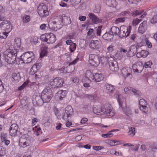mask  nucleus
Masks as SVG:
<instances>
[{
  "mask_svg": "<svg viewBox=\"0 0 157 157\" xmlns=\"http://www.w3.org/2000/svg\"><path fill=\"white\" fill-rule=\"evenodd\" d=\"M94 113L98 115L106 114L107 116L113 117L115 114L114 109L109 104H106L101 107L96 106L93 109Z\"/></svg>",
  "mask_w": 157,
  "mask_h": 157,
  "instance_id": "obj_1",
  "label": "nucleus"
},
{
  "mask_svg": "<svg viewBox=\"0 0 157 157\" xmlns=\"http://www.w3.org/2000/svg\"><path fill=\"white\" fill-rule=\"evenodd\" d=\"M62 16L57 17L55 18L54 21L52 22H49L48 24L49 28L54 31H56L57 29H60L62 27Z\"/></svg>",
  "mask_w": 157,
  "mask_h": 157,
  "instance_id": "obj_2",
  "label": "nucleus"
},
{
  "mask_svg": "<svg viewBox=\"0 0 157 157\" xmlns=\"http://www.w3.org/2000/svg\"><path fill=\"white\" fill-rule=\"evenodd\" d=\"M40 38L41 40L47 42L48 44L54 43L56 40V36L52 33L42 35Z\"/></svg>",
  "mask_w": 157,
  "mask_h": 157,
  "instance_id": "obj_3",
  "label": "nucleus"
},
{
  "mask_svg": "<svg viewBox=\"0 0 157 157\" xmlns=\"http://www.w3.org/2000/svg\"><path fill=\"white\" fill-rule=\"evenodd\" d=\"M131 30V27L130 26L128 27L121 26L120 28V32L118 36L121 38L128 36L129 35Z\"/></svg>",
  "mask_w": 157,
  "mask_h": 157,
  "instance_id": "obj_4",
  "label": "nucleus"
},
{
  "mask_svg": "<svg viewBox=\"0 0 157 157\" xmlns=\"http://www.w3.org/2000/svg\"><path fill=\"white\" fill-rule=\"evenodd\" d=\"M63 79L60 78H56L50 80L49 84L52 88H59L63 86Z\"/></svg>",
  "mask_w": 157,
  "mask_h": 157,
  "instance_id": "obj_5",
  "label": "nucleus"
},
{
  "mask_svg": "<svg viewBox=\"0 0 157 157\" xmlns=\"http://www.w3.org/2000/svg\"><path fill=\"white\" fill-rule=\"evenodd\" d=\"M37 12L40 16L44 17L48 16V12L47 10V8L43 3H41L37 7Z\"/></svg>",
  "mask_w": 157,
  "mask_h": 157,
  "instance_id": "obj_6",
  "label": "nucleus"
},
{
  "mask_svg": "<svg viewBox=\"0 0 157 157\" xmlns=\"http://www.w3.org/2000/svg\"><path fill=\"white\" fill-rule=\"evenodd\" d=\"M89 62L92 66L97 67L100 63L98 56L96 55L90 54L89 55Z\"/></svg>",
  "mask_w": 157,
  "mask_h": 157,
  "instance_id": "obj_7",
  "label": "nucleus"
},
{
  "mask_svg": "<svg viewBox=\"0 0 157 157\" xmlns=\"http://www.w3.org/2000/svg\"><path fill=\"white\" fill-rule=\"evenodd\" d=\"M12 25L11 23L8 21H4L0 23V27L3 31L8 33L12 30Z\"/></svg>",
  "mask_w": 157,
  "mask_h": 157,
  "instance_id": "obj_8",
  "label": "nucleus"
},
{
  "mask_svg": "<svg viewBox=\"0 0 157 157\" xmlns=\"http://www.w3.org/2000/svg\"><path fill=\"white\" fill-rule=\"evenodd\" d=\"M144 68V65L141 61L135 62L132 66V69L135 72L141 73Z\"/></svg>",
  "mask_w": 157,
  "mask_h": 157,
  "instance_id": "obj_9",
  "label": "nucleus"
},
{
  "mask_svg": "<svg viewBox=\"0 0 157 157\" xmlns=\"http://www.w3.org/2000/svg\"><path fill=\"white\" fill-rule=\"evenodd\" d=\"M119 105L121 107L124 113L127 115L130 113V111L129 109H127L126 107V100L125 99H123V101L120 99L118 100Z\"/></svg>",
  "mask_w": 157,
  "mask_h": 157,
  "instance_id": "obj_10",
  "label": "nucleus"
},
{
  "mask_svg": "<svg viewBox=\"0 0 157 157\" xmlns=\"http://www.w3.org/2000/svg\"><path fill=\"white\" fill-rule=\"evenodd\" d=\"M109 61L110 69L113 71H117L119 69L117 63L113 58Z\"/></svg>",
  "mask_w": 157,
  "mask_h": 157,
  "instance_id": "obj_11",
  "label": "nucleus"
},
{
  "mask_svg": "<svg viewBox=\"0 0 157 157\" xmlns=\"http://www.w3.org/2000/svg\"><path fill=\"white\" fill-rule=\"evenodd\" d=\"M18 125L16 124H12L10 128V135L13 136H16L18 131Z\"/></svg>",
  "mask_w": 157,
  "mask_h": 157,
  "instance_id": "obj_12",
  "label": "nucleus"
},
{
  "mask_svg": "<svg viewBox=\"0 0 157 157\" xmlns=\"http://www.w3.org/2000/svg\"><path fill=\"white\" fill-rule=\"evenodd\" d=\"M139 105H140V109L144 113H146L148 111V108L146 106L147 103L145 100L144 99L140 100Z\"/></svg>",
  "mask_w": 157,
  "mask_h": 157,
  "instance_id": "obj_13",
  "label": "nucleus"
},
{
  "mask_svg": "<svg viewBox=\"0 0 157 157\" xmlns=\"http://www.w3.org/2000/svg\"><path fill=\"white\" fill-rule=\"evenodd\" d=\"M90 47L93 49H98L101 47V44L98 40H91L89 44Z\"/></svg>",
  "mask_w": 157,
  "mask_h": 157,
  "instance_id": "obj_14",
  "label": "nucleus"
},
{
  "mask_svg": "<svg viewBox=\"0 0 157 157\" xmlns=\"http://www.w3.org/2000/svg\"><path fill=\"white\" fill-rule=\"evenodd\" d=\"M141 46L138 44L136 45H133L131 46L129 48L128 53L129 54L131 53L132 55L135 54L139 49L140 48Z\"/></svg>",
  "mask_w": 157,
  "mask_h": 157,
  "instance_id": "obj_15",
  "label": "nucleus"
},
{
  "mask_svg": "<svg viewBox=\"0 0 157 157\" xmlns=\"http://www.w3.org/2000/svg\"><path fill=\"white\" fill-rule=\"evenodd\" d=\"M89 16L93 23L97 24V23H99L101 21V19H99L93 13H90L89 14Z\"/></svg>",
  "mask_w": 157,
  "mask_h": 157,
  "instance_id": "obj_16",
  "label": "nucleus"
},
{
  "mask_svg": "<svg viewBox=\"0 0 157 157\" xmlns=\"http://www.w3.org/2000/svg\"><path fill=\"white\" fill-rule=\"evenodd\" d=\"M132 15L133 17H135L138 15H140V18H144L147 15V13L144 12V10L141 11H139L138 10H136L134 11L132 13Z\"/></svg>",
  "mask_w": 157,
  "mask_h": 157,
  "instance_id": "obj_17",
  "label": "nucleus"
},
{
  "mask_svg": "<svg viewBox=\"0 0 157 157\" xmlns=\"http://www.w3.org/2000/svg\"><path fill=\"white\" fill-rule=\"evenodd\" d=\"M7 134L4 132H2L0 134V139L2 142H4L6 146L8 145L10 143L9 140L6 139Z\"/></svg>",
  "mask_w": 157,
  "mask_h": 157,
  "instance_id": "obj_18",
  "label": "nucleus"
},
{
  "mask_svg": "<svg viewBox=\"0 0 157 157\" xmlns=\"http://www.w3.org/2000/svg\"><path fill=\"white\" fill-rule=\"evenodd\" d=\"M146 24V22L144 21L140 24L138 29V32L139 33L143 34L145 32L147 28V25Z\"/></svg>",
  "mask_w": 157,
  "mask_h": 157,
  "instance_id": "obj_19",
  "label": "nucleus"
},
{
  "mask_svg": "<svg viewBox=\"0 0 157 157\" xmlns=\"http://www.w3.org/2000/svg\"><path fill=\"white\" fill-rule=\"evenodd\" d=\"M106 87L105 92L109 94H112L115 89L114 86L111 84L106 83L105 85Z\"/></svg>",
  "mask_w": 157,
  "mask_h": 157,
  "instance_id": "obj_20",
  "label": "nucleus"
},
{
  "mask_svg": "<svg viewBox=\"0 0 157 157\" xmlns=\"http://www.w3.org/2000/svg\"><path fill=\"white\" fill-rule=\"evenodd\" d=\"M39 63H36L33 65L30 69V73L31 75H34L40 68Z\"/></svg>",
  "mask_w": 157,
  "mask_h": 157,
  "instance_id": "obj_21",
  "label": "nucleus"
},
{
  "mask_svg": "<svg viewBox=\"0 0 157 157\" xmlns=\"http://www.w3.org/2000/svg\"><path fill=\"white\" fill-rule=\"evenodd\" d=\"M34 54L32 52H27L21 55L20 56L21 59L22 61H23V60H25L26 61V59H28V58H30L31 56H32Z\"/></svg>",
  "mask_w": 157,
  "mask_h": 157,
  "instance_id": "obj_22",
  "label": "nucleus"
},
{
  "mask_svg": "<svg viewBox=\"0 0 157 157\" xmlns=\"http://www.w3.org/2000/svg\"><path fill=\"white\" fill-rule=\"evenodd\" d=\"M94 75L92 74L90 71L87 70L86 72L85 78L86 80H94Z\"/></svg>",
  "mask_w": 157,
  "mask_h": 157,
  "instance_id": "obj_23",
  "label": "nucleus"
},
{
  "mask_svg": "<svg viewBox=\"0 0 157 157\" xmlns=\"http://www.w3.org/2000/svg\"><path fill=\"white\" fill-rule=\"evenodd\" d=\"M149 54V52L145 50H141L140 52H138L136 54V56L138 58L141 57H145Z\"/></svg>",
  "mask_w": 157,
  "mask_h": 157,
  "instance_id": "obj_24",
  "label": "nucleus"
},
{
  "mask_svg": "<svg viewBox=\"0 0 157 157\" xmlns=\"http://www.w3.org/2000/svg\"><path fill=\"white\" fill-rule=\"evenodd\" d=\"M4 54L5 55V56L7 57H10L12 58L14 56H16V57L17 54L16 53L14 52H12L10 49H8L6 50L4 52Z\"/></svg>",
  "mask_w": 157,
  "mask_h": 157,
  "instance_id": "obj_25",
  "label": "nucleus"
},
{
  "mask_svg": "<svg viewBox=\"0 0 157 157\" xmlns=\"http://www.w3.org/2000/svg\"><path fill=\"white\" fill-rule=\"evenodd\" d=\"M3 56L5 61L9 64H12L14 63L16 59V56H14L13 57L10 58V57H7V56L6 57L5 56L4 54H3Z\"/></svg>",
  "mask_w": 157,
  "mask_h": 157,
  "instance_id": "obj_26",
  "label": "nucleus"
},
{
  "mask_svg": "<svg viewBox=\"0 0 157 157\" xmlns=\"http://www.w3.org/2000/svg\"><path fill=\"white\" fill-rule=\"evenodd\" d=\"M48 47L46 46H43L41 48V52L40 54V57L43 58L46 56L48 53Z\"/></svg>",
  "mask_w": 157,
  "mask_h": 157,
  "instance_id": "obj_27",
  "label": "nucleus"
},
{
  "mask_svg": "<svg viewBox=\"0 0 157 157\" xmlns=\"http://www.w3.org/2000/svg\"><path fill=\"white\" fill-rule=\"evenodd\" d=\"M41 94L51 96V97H53L52 91L50 88L48 87L44 88Z\"/></svg>",
  "mask_w": 157,
  "mask_h": 157,
  "instance_id": "obj_28",
  "label": "nucleus"
},
{
  "mask_svg": "<svg viewBox=\"0 0 157 157\" xmlns=\"http://www.w3.org/2000/svg\"><path fill=\"white\" fill-rule=\"evenodd\" d=\"M104 77L101 74L96 73L94 75V80L96 82H98L103 80Z\"/></svg>",
  "mask_w": 157,
  "mask_h": 157,
  "instance_id": "obj_29",
  "label": "nucleus"
},
{
  "mask_svg": "<svg viewBox=\"0 0 157 157\" xmlns=\"http://www.w3.org/2000/svg\"><path fill=\"white\" fill-rule=\"evenodd\" d=\"M113 37V35L109 33H106L102 36L103 38L107 40H109L112 39Z\"/></svg>",
  "mask_w": 157,
  "mask_h": 157,
  "instance_id": "obj_30",
  "label": "nucleus"
},
{
  "mask_svg": "<svg viewBox=\"0 0 157 157\" xmlns=\"http://www.w3.org/2000/svg\"><path fill=\"white\" fill-rule=\"evenodd\" d=\"M106 4L108 6L114 7L117 5V2L115 0H108Z\"/></svg>",
  "mask_w": 157,
  "mask_h": 157,
  "instance_id": "obj_31",
  "label": "nucleus"
},
{
  "mask_svg": "<svg viewBox=\"0 0 157 157\" xmlns=\"http://www.w3.org/2000/svg\"><path fill=\"white\" fill-rule=\"evenodd\" d=\"M111 31L113 35L114 34L118 36L120 32V28L116 26H113L111 29Z\"/></svg>",
  "mask_w": 157,
  "mask_h": 157,
  "instance_id": "obj_32",
  "label": "nucleus"
},
{
  "mask_svg": "<svg viewBox=\"0 0 157 157\" xmlns=\"http://www.w3.org/2000/svg\"><path fill=\"white\" fill-rule=\"evenodd\" d=\"M36 103L38 105L40 106L42 105L43 103H44L42 98V97L40 96H36L35 98Z\"/></svg>",
  "mask_w": 157,
  "mask_h": 157,
  "instance_id": "obj_33",
  "label": "nucleus"
},
{
  "mask_svg": "<svg viewBox=\"0 0 157 157\" xmlns=\"http://www.w3.org/2000/svg\"><path fill=\"white\" fill-rule=\"evenodd\" d=\"M41 96L44 103L49 102L52 98V97H51V96L46 95L42 94Z\"/></svg>",
  "mask_w": 157,
  "mask_h": 157,
  "instance_id": "obj_34",
  "label": "nucleus"
},
{
  "mask_svg": "<svg viewBox=\"0 0 157 157\" xmlns=\"http://www.w3.org/2000/svg\"><path fill=\"white\" fill-rule=\"evenodd\" d=\"M21 39L20 38H17L14 41V46L15 48H19L21 45Z\"/></svg>",
  "mask_w": 157,
  "mask_h": 157,
  "instance_id": "obj_35",
  "label": "nucleus"
},
{
  "mask_svg": "<svg viewBox=\"0 0 157 157\" xmlns=\"http://www.w3.org/2000/svg\"><path fill=\"white\" fill-rule=\"evenodd\" d=\"M71 42L72 41L69 40V45H70L69 50L71 51V52H73L75 50L76 45L75 44L72 43Z\"/></svg>",
  "mask_w": 157,
  "mask_h": 157,
  "instance_id": "obj_36",
  "label": "nucleus"
},
{
  "mask_svg": "<svg viewBox=\"0 0 157 157\" xmlns=\"http://www.w3.org/2000/svg\"><path fill=\"white\" fill-rule=\"evenodd\" d=\"M12 78L15 81H19L21 79L20 74L19 73H13L12 75Z\"/></svg>",
  "mask_w": 157,
  "mask_h": 157,
  "instance_id": "obj_37",
  "label": "nucleus"
},
{
  "mask_svg": "<svg viewBox=\"0 0 157 157\" xmlns=\"http://www.w3.org/2000/svg\"><path fill=\"white\" fill-rule=\"evenodd\" d=\"M2 29L0 28V38L6 39L8 36V33L4 31H2Z\"/></svg>",
  "mask_w": 157,
  "mask_h": 157,
  "instance_id": "obj_38",
  "label": "nucleus"
},
{
  "mask_svg": "<svg viewBox=\"0 0 157 157\" xmlns=\"http://www.w3.org/2000/svg\"><path fill=\"white\" fill-rule=\"evenodd\" d=\"M66 91L62 90H59L57 93L56 94V95H57L59 97V99L60 100H62V98L64 97Z\"/></svg>",
  "mask_w": 157,
  "mask_h": 157,
  "instance_id": "obj_39",
  "label": "nucleus"
},
{
  "mask_svg": "<svg viewBox=\"0 0 157 157\" xmlns=\"http://www.w3.org/2000/svg\"><path fill=\"white\" fill-rule=\"evenodd\" d=\"M19 144L20 146L23 147H25L28 146V144L26 141H23L22 138H21L20 139Z\"/></svg>",
  "mask_w": 157,
  "mask_h": 157,
  "instance_id": "obj_40",
  "label": "nucleus"
},
{
  "mask_svg": "<svg viewBox=\"0 0 157 157\" xmlns=\"http://www.w3.org/2000/svg\"><path fill=\"white\" fill-rule=\"evenodd\" d=\"M127 18V17L118 18L115 20L114 22L115 24H119L121 22H124L125 21V18Z\"/></svg>",
  "mask_w": 157,
  "mask_h": 157,
  "instance_id": "obj_41",
  "label": "nucleus"
},
{
  "mask_svg": "<svg viewBox=\"0 0 157 157\" xmlns=\"http://www.w3.org/2000/svg\"><path fill=\"white\" fill-rule=\"evenodd\" d=\"M128 133L129 135H132L134 136L135 134V130L134 127H131L129 128Z\"/></svg>",
  "mask_w": 157,
  "mask_h": 157,
  "instance_id": "obj_42",
  "label": "nucleus"
},
{
  "mask_svg": "<svg viewBox=\"0 0 157 157\" xmlns=\"http://www.w3.org/2000/svg\"><path fill=\"white\" fill-rule=\"evenodd\" d=\"M152 63L151 61H149L145 63L144 65V67L145 68H151Z\"/></svg>",
  "mask_w": 157,
  "mask_h": 157,
  "instance_id": "obj_43",
  "label": "nucleus"
},
{
  "mask_svg": "<svg viewBox=\"0 0 157 157\" xmlns=\"http://www.w3.org/2000/svg\"><path fill=\"white\" fill-rule=\"evenodd\" d=\"M131 92H132L134 95L139 96L140 95V92L139 90H137L132 87Z\"/></svg>",
  "mask_w": 157,
  "mask_h": 157,
  "instance_id": "obj_44",
  "label": "nucleus"
},
{
  "mask_svg": "<svg viewBox=\"0 0 157 157\" xmlns=\"http://www.w3.org/2000/svg\"><path fill=\"white\" fill-rule=\"evenodd\" d=\"M68 66H66V67H63L62 68L59 69V71L60 73L65 74L67 73L68 72Z\"/></svg>",
  "mask_w": 157,
  "mask_h": 157,
  "instance_id": "obj_45",
  "label": "nucleus"
},
{
  "mask_svg": "<svg viewBox=\"0 0 157 157\" xmlns=\"http://www.w3.org/2000/svg\"><path fill=\"white\" fill-rule=\"evenodd\" d=\"M81 1V0H72L71 1V2L72 6H75L79 3Z\"/></svg>",
  "mask_w": 157,
  "mask_h": 157,
  "instance_id": "obj_46",
  "label": "nucleus"
},
{
  "mask_svg": "<svg viewBox=\"0 0 157 157\" xmlns=\"http://www.w3.org/2000/svg\"><path fill=\"white\" fill-rule=\"evenodd\" d=\"M34 59V55L32 56H31L30 58H28V59H26V61L25 60H23V62L24 63H28L31 62Z\"/></svg>",
  "mask_w": 157,
  "mask_h": 157,
  "instance_id": "obj_47",
  "label": "nucleus"
},
{
  "mask_svg": "<svg viewBox=\"0 0 157 157\" xmlns=\"http://www.w3.org/2000/svg\"><path fill=\"white\" fill-rule=\"evenodd\" d=\"M151 22L153 24L157 23V14L153 17L151 20Z\"/></svg>",
  "mask_w": 157,
  "mask_h": 157,
  "instance_id": "obj_48",
  "label": "nucleus"
},
{
  "mask_svg": "<svg viewBox=\"0 0 157 157\" xmlns=\"http://www.w3.org/2000/svg\"><path fill=\"white\" fill-rule=\"evenodd\" d=\"M23 20L24 23H27L30 20V16L29 15H25L24 16Z\"/></svg>",
  "mask_w": 157,
  "mask_h": 157,
  "instance_id": "obj_49",
  "label": "nucleus"
},
{
  "mask_svg": "<svg viewBox=\"0 0 157 157\" xmlns=\"http://www.w3.org/2000/svg\"><path fill=\"white\" fill-rule=\"evenodd\" d=\"M113 134L109 132L108 133L105 134H102L101 136L104 138H110L112 137Z\"/></svg>",
  "mask_w": 157,
  "mask_h": 157,
  "instance_id": "obj_50",
  "label": "nucleus"
},
{
  "mask_svg": "<svg viewBox=\"0 0 157 157\" xmlns=\"http://www.w3.org/2000/svg\"><path fill=\"white\" fill-rule=\"evenodd\" d=\"M5 47L6 49V50L10 49L11 50L12 48V45L10 41H8L5 45Z\"/></svg>",
  "mask_w": 157,
  "mask_h": 157,
  "instance_id": "obj_51",
  "label": "nucleus"
},
{
  "mask_svg": "<svg viewBox=\"0 0 157 157\" xmlns=\"http://www.w3.org/2000/svg\"><path fill=\"white\" fill-rule=\"evenodd\" d=\"M28 83L29 82L28 81L25 82L21 86L18 88V90H21L23 89L28 84Z\"/></svg>",
  "mask_w": 157,
  "mask_h": 157,
  "instance_id": "obj_52",
  "label": "nucleus"
},
{
  "mask_svg": "<svg viewBox=\"0 0 157 157\" xmlns=\"http://www.w3.org/2000/svg\"><path fill=\"white\" fill-rule=\"evenodd\" d=\"M62 23L63 22L64 24H67V22H68V17L65 15L63 14V17H62Z\"/></svg>",
  "mask_w": 157,
  "mask_h": 157,
  "instance_id": "obj_53",
  "label": "nucleus"
},
{
  "mask_svg": "<svg viewBox=\"0 0 157 157\" xmlns=\"http://www.w3.org/2000/svg\"><path fill=\"white\" fill-rule=\"evenodd\" d=\"M102 26H99L98 28L96 29V34L97 36H100L101 34V29Z\"/></svg>",
  "mask_w": 157,
  "mask_h": 157,
  "instance_id": "obj_54",
  "label": "nucleus"
},
{
  "mask_svg": "<svg viewBox=\"0 0 157 157\" xmlns=\"http://www.w3.org/2000/svg\"><path fill=\"white\" fill-rule=\"evenodd\" d=\"M124 70H125V72H126V77H128L129 76L131 75V73L130 72V71H131V69L128 68L127 69H125Z\"/></svg>",
  "mask_w": 157,
  "mask_h": 157,
  "instance_id": "obj_55",
  "label": "nucleus"
},
{
  "mask_svg": "<svg viewBox=\"0 0 157 157\" xmlns=\"http://www.w3.org/2000/svg\"><path fill=\"white\" fill-rule=\"evenodd\" d=\"M114 46L112 45H110L107 48V52H111L114 50Z\"/></svg>",
  "mask_w": 157,
  "mask_h": 157,
  "instance_id": "obj_56",
  "label": "nucleus"
},
{
  "mask_svg": "<svg viewBox=\"0 0 157 157\" xmlns=\"http://www.w3.org/2000/svg\"><path fill=\"white\" fill-rule=\"evenodd\" d=\"M93 149L95 151H99L103 149L104 147L103 146H93Z\"/></svg>",
  "mask_w": 157,
  "mask_h": 157,
  "instance_id": "obj_57",
  "label": "nucleus"
},
{
  "mask_svg": "<svg viewBox=\"0 0 157 157\" xmlns=\"http://www.w3.org/2000/svg\"><path fill=\"white\" fill-rule=\"evenodd\" d=\"M130 12L128 11H125L122 12L121 15L123 16H128Z\"/></svg>",
  "mask_w": 157,
  "mask_h": 157,
  "instance_id": "obj_58",
  "label": "nucleus"
},
{
  "mask_svg": "<svg viewBox=\"0 0 157 157\" xmlns=\"http://www.w3.org/2000/svg\"><path fill=\"white\" fill-rule=\"evenodd\" d=\"M132 87H126L124 88V91L125 93H129L131 92Z\"/></svg>",
  "mask_w": 157,
  "mask_h": 157,
  "instance_id": "obj_59",
  "label": "nucleus"
},
{
  "mask_svg": "<svg viewBox=\"0 0 157 157\" xmlns=\"http://www.w3.org/2000/svg\"><path fill=\"white\" fill-rule=\"evenodd\" d=\"M145 41L146 42V44L147 45V47L148 48H150L152 46V44L149 42V40H148L147 38H146L145 39Z\"/></svg>",
  "mask_w": 157,
  "mask_h": 157,
  "instance_id": "obj_60",
  "label": "nucleus"
},
{
  "mask_svg": "<svg viewBox=\"0 0 157 157\" xmlns=\"http://www.w3.org/2000/svg\"><path fill=\"white\" fill-rule=\"evenodd\" d=\"M33 43L34 44H36L38 42V38L36 36L33 37L32 38Z\"/></svg>",
  "mask_w": 157,
  "mask_h": 157,
  "instance_id": "obj_61",
  "label": "nucleus"
},
{
  "mask_svg": "<svg viewBox=\"0 0 157 157\" xmlns=\"http://www.w3.org/2000/svg\"><path fill=\"white\" fill-rule=\"evenodd\" d=\"M140 146V145L139 144H136L135 145V147H132L131 148V149L133 151H138L139 148V146Z\"/></svg>",
  "mask_w": 157,
  "mask_h": 157,
  "instance_id": "obj_62",
  "label": "nucleus"
},
{
  "mask_svg": "<svg viewBox=\"0 0 157 157\" xmlns=\"http://www.w3.org/2000/svg\"><path fill=\"white\" fill-rule=\"evenodd\" d=\"M78 58L76 59L73 61H72L71 62H69V66L71 65H74L78 61Z\"/></svg>",
  "mask_w": 157,
  "mask_h": 157,
  "instance_id": "obj_63",
  "label": "nucleus"
},
{
  "mask_svg": "<svg viewBox=\"0 0 157 157\" xmlns=\"http://www.w3.org/2000/svg\"><path fill=\"white\" fill-rule=\"evenodd\" d=\"M140 20L139 19H136L134 20L132 22V24L133 26H136L139 23Z\"/></svg>",
  "mask_w": 157,
  "mask_h": 157,
  "instance_id": "obj_64",
  "label": "nucleus"
}]
</instances>
